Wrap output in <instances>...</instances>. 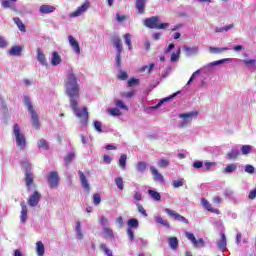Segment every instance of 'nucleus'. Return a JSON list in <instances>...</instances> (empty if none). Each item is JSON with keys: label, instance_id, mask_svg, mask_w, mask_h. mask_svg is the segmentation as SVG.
<instances>
[{"label": "nucleus", "instance_id": "32", "mask_svg": "<svg viewBox=\"0 0 256 256\" xmlns=\"http://www.w3.org/2000/svg\"><path fill=\"white\" fill-rule=\"evenodd\" d=\"M103 229V234L105 239H115V235L113 234V229L109 227H104Z\"/></svg>", "mask_w": 256, "mask_h": 256}, {"label": "nucleus", "instance_id": "62", "mask_svg": "<svg viewBox=\"0 0 256 256\" xmlns=\"http://www.w3.org/2000/svg\"><path fill=\"white\" fill-rule=\"evenodd\" d=\"M93 203L94 205H99V203H101V195L99 194H94L93 195Z\"/></svg>", "mask_w": 256, "mask_h": 256}, {"label": "nucleus", "instance_id": "21", "mask_svg": "<svg viewBox=\"0 0 256 256\" xmlns=\"http://www.w3.org/2000/svg\"><path fill=\"white\" fill-rule=\"evenodd\" d=\"M78 175L80 177V182H81L83 189L85 191L89 192L91 190V187L89 186V181L87 180V177L81 170L78 171Z\"/></svg>", "mask_w": 256, "mask_h": 256}, {"label": "nucleus", "instance_id": "22", "mask_svg": "<svg viewBox=\"0 0 256 256\" xmlns=\"http://www.w3.org/2000/svg\"><path fill=\"white\" fill-rule=\"evenodd\" d=\"M150 171L154 177V181H158V183H163L164 181L163 174L159 173V170H157L155 166H150Z\"/></svg>", "mask_w": 256, "mask_h": 256}, {"label": "nucleus", "instance_id": "11", "mask_svg": "<svg viewBox=\"0 0 256 256\" xmlns=\"http://www.w3.org/2000/svg\"><path fill=\"white\" fill-rule=\"evenodd\" d=\"M90 7H91V2L89 0H85V2L81 6H79L76 9V11L70 13V17L71 18L81 17L83 13H87Z\"/></svg>", "mask_w": 256, "mask_h": 256}, {"label": "nucleus", "instance_id": "35", "mask_svg": "<svg viewBox=\"0 0 256 256\" xmlns=\"http://www.w3.org/2000/svg\"><path fill=\"white\" fill-rule=\"evenodd\" d=\"M209 51H210V53H213L214 55H220V53H223L224 51H229V48L228 47H222V48L209 47Z\"/></svg>", "mask_w": 256, "mask_h": 256}, {"label": "nucleus", "instance_id": "57", "mask_svg": "<svg viewBox=\"0 0 256 256\" xmlns=\"http://www.w3.org/2000/svg\"><path fill=\"white\" fill-rule=\"evenodd\" d=\"M103 124H101V122L99 121H94V129L98 132V133H103Z\"/></svg>", "mask_w": 256, "mask_h": 256}, {"label": "nucleus", "instance_id": "25", "mask_svg": "<svg viewBox=\"0 0 256 256\" xmlns=\"http://www.w3.org/2000/svg\"><path fill=\"white\" fill-rule=\"evenodd\" d=\"M75 233H76V239H78V241H83V238L85 237V235L83 234V230L81 229L80 221L76 222Z\"/></svg>", "mask_w": 256, "mask_h": 256}, {"label": "nucleus", "instance_id": "13", "mask_svg": "<svg viewBox=\"0 0 256 256\" xmlns=\"http://www.w3.org/2000/svg\"><path fill=\"white\" fill-rule=\"evenodd\" d=\"M216 245L219 251H222V253L227 251V236L225 235V233H220V239L216 241Z\"/></svg>", "mask_w": 256, "mask_h": 256}, {"label": "nucleus", "instance_id": "9", "mask_svg": "<svg viewBox=\"0 0 256 256\" xmlns=\"http://www.w3.org/2000/svg\"><path fill=\"white\" fill-rule=\"evenodd\" d=\"M114 46L116 48V67L121 69V53H123V43H121V39L116 38L114 40Z\"/></svg>", "mask_w": 256, "mask_h": 256}, {"label": "nucleus", "instance_id": "51", "mask_svg": "<svg viewBox=\"0 0 256 256\" xmlns=\"http://www.w3.org/2000/svg\"><path fill=\"white\" fill-rule=\"evenodd\" d=\"M244 171H245V173H248L249 175H253V173H255V167L251 164H247L244 167Z\"/></svg>", "mask_w": 256, "mask_h": 256}, {"label": "nucleus", "instance_id": "52", "mask_svg": "<svg viewBox=\"0 0 256 256\" xmlns=\"http://www.w3.org/2000/svg\"><path fill=\"white\" fill-rule=\"evenodd\" d=\"M100 249H102V251H104L105 255L113 256V251H111V250H109V248H107V244H101Z\"/></svg>", "mask_w": 256, "mask_h": 256}, {"label": "nucleus", "instance_id": "33", "mask_svg": "<svg viewBox=\"0 0 256 256\" xmlns=\"http://www.w3.org/2000/svg\"><path fill=\"white\" fill-rule=\"evenodd\" d=\"M118 165L121 169H127V154H122L119 158Z\"/></svg>", "mask_w": 256, "mask_h": 256}, {"label": "nucleus", "instance_id": "16", "mask_svg": "<svg viewBox=\"0 0 256 256\" xmlns=\"http://www.w3.org/2000/svg\"><path fill=\"white\" fill-rule=\"evenodd\" d=\"M15 3H17V0H2L1 7H3V9H10L14 13H17L19 10H17Z\"/></svg>", "mask_w": 256, "mask_h": 256}, {"label": "nucleus", "instance_id": "17", "mask_svg": "<svg viewBox=\"0 0 256 256\" xmlns=\"http://www.w3.org/2000/svg\"><path fill=\"white\" fill-rule=\"evenodd\" d=\"M180 93L181 92L178 91L168 97L161 99L155 106H151L149 109L151 111H155V109H159V107H161V105H163L164 103H167L168 101H171V99H175V97H177V95H179Z\"/></svg>", "mask_w": 256, "mask_h": 256}, {"label": "nucleus", "instance_id": "23", "mask_svg": "<svg viewBox=\"0 0 256 256\" xmlns=\"http://www.w3.org/2000/svg\"><path fill=\"white\" fill-rule=\"evenodd\" d=\"M21 213H20V222L21 223H27V213H29V210L27 209V205L25 203H21Z\"/></svg>", "mask_w": 256, "mask_h": 256}, {"label": "nucleus", "instance_id": "60", "mask_svg": "<svg viewBox=\"0 0 256 256\" xmlns=\"http://www.w3.org/2000/svg\"><path fill=\"white\" fill-rule=\"evenodd\" d=\"M127 72L120 70L119 74H118V79H120L121 81H125L127 80Z\"/></svg>", "mask_w": 256, "mask_h": 256}, {"label": "nucleus", "instance_id": "54", "mask_svg": "<svg viewBox=\"0 0 256 256\" xmlns=\"http://www.w3.org/2000/svg\"><path fill=\"white\" fill-rule=\"evenodd\" d=\"M241 153L242 155H249L251 153V145H243L241 147Z\"/></svg>", "mask_w": 256, "mask_h": 256}, {"label": "nucleus", "instance_id": "3", "mask_svg": "<svg viewBox=\"0 0 256 256\" xmlns=\"http://www.w3.org/2000/svg\"><path fill=\"white\" fill-rule=\"evenodd\" d=\"M13 135L16 141V147H18V149H20L21 151H25V149L27 148V139L25 138V134L21 132L19 124H14Z\"/></svg>", "mask_w": 256, "mask_h": 256}, {"label": "nucleus", "instance_id": "41", "mask_svg": "<svg viewBox=\"0 0 256 256\" xmlns=\"http://www.w3.org/2000/svg\"><path fill=\"white\" fill-rule=\"evenodd\" d=\"M136 169L139 173H145V170L147 169V163L145 162H138L136 164Z\"/></svg>", "mask_w": 256, "mask_h": 256}, {"label": "nucleus", "instance_id": "38", "mask_svg": "<svg viewBox=\"0 0 256 256\" xmlns=\"http://www.w3.org/2000/svg\"><path fill=\"white\" fill-rule=\"evenodd\" d=\"M184 50L186 51L187 55H197V53H199V46H194L192 48L185 46Z\"/></svg>", "mask_w": 256, "mask_h": 256}, {"label": "nucleus", "instance_id": "43", "mask_svg": "<svg viewBox=\"0 0 256 256\" xmlns=\"http://www.w3.org/2000/svg\"><path fill=\"white\" fill-rule=\"evenodd\" d=\"M201 205L206 209V211H211L213 209V206H211V203L205 198H201Z\"/></svg>", "mask_w": 256, "mask_h": 256}, {"label": "nucleus", "instance_id": "39", "mask_svg": "<svg viewBox=\"0 0 256 256\" xmlns=\"http://www.w3.org/2000/svg\"><path fill=\"white\" fill-rule=\"evenodd\" d=\"M148 195H150L154 201H161V194L155 190H148Z\"/></svg>", "mask_w": 256, "mask_h": 256}, {"label": "nucleus", "instance_id": "24", "mask_svg": "<svg viewBox=\"0 0 256 256\" xmlns=\"http://www.w3.org/2000/svg\"><path fill=\"white\" fill-rule=\"evenodd\" d=\"M37 61L40 65L47 67V58L45 57V54H43V50H41V48L37 49Z\"/></svg>", "mask_w": 256, "mask_h": 256}, {"label": "nucleus", "instance_id": "15", "mask_svg": "<svg viewBox=\"0 0 256 256\" xmlns=\"http://www.w3.org/2000/svg\"><path fill=\"white\" fill-rule=\"evenodd\" d=\"M68 41L75 55H81V47L79 46V42H77L72 35L68 36Z\"/></svg>", "mask_w": 256, "mask_h": 256}, {"label": "nucleus", "instance_id": "36", "mask_svg": "<svg viewBox=\"0 0 256 256\" xmlns=\"http://www.w3.org/2000/svg\"><path fill=\"white\" fill-rule=\"evenodd\" d=\"M234 171H237V164L232 163V164H228V165L225 167L223 173H225L226 175H229V174H231V173H234Z\"/></svg>", "mask_w": 256, "mask_h": 256}, {"label": "nucleus", "instance_id": "4", "mask_svg": "<svg viewBox=\"0 0 256 256\" xmlns=\"http://www.w3.org/2000/svg\"><path fill=\"white\" fill-rule=\"evenodd\" d=\"M24 105L27 107L29 113L31 114L32 125H34L35 129H41V124L39 123V115L33 108V103H31V98L28 95H24L23 97Z\"/></svg>", "mask_w": 256, "mask_h": 256}, {"label": "nucleus", "instance_id": "63", "mask_svg": "<svg viewBox=\"0 0 256 256\" xmlns=\"http://www.w3.org/2000/svg\"><path fill=\"white\" fill-rule=\"evenodd\" d=\"M9 45V42L3 37L0 36V49H5Z\"/></svg>", "mask_w": 256, "mask_h": 256}, {"label": "nucleus", "instance_id": "30", "mask_svg": "<svg viewBox=\"0 0 256 256\" xmlns=\"http://www.w3.org/2000/svg\"><path fill=\"white\" fill-rule=\"evenodd\" d=\"M168 243L170 245V249L173 251L177 250L179 247V240H177V237H170L168 239Z\"/></svg>", "mask_w": 256, "mask_h": 256}, {"label": "nucleus", "instance_id": "48", "mask_svg": "<svg viewBox=\"0 0 256 256\" xmlns=\"http://www.w3.org/2000/svg\"><path fill=\"white\" fill-rule=\"evenodd\" d=\"M183 185H185V183L183 182V179L173 180L172 181V187L174 189H179V187H183Z\"/></svg>", "mask_w": 256, "mask_h": 256}, {"label": "nucleus", "instance_id": "42", "mask_svg": "<svg viewBox=\"0 0 256 256\" xmlns=\"http://www.w3.org/2000/svg\"><path fill=\"white\" fill-rule=\"evenodd\" d=\"M124 41L128 46L129 51H133V45L131 44V34L127 33L124 35Z\"/></svg>", "mask_w": 256, "mask_h": 256}, {"label": "nucleus", "instance_id": "7", "mask_svg": "<svg viewBox=\"0 0 256 256\" xmlns=\"http://www.w3.org/2000/svg\"><path fill=\"white\" fill-rule=\"evenodd\" d=\"M144 26L148 27V29H167L169 27V23L160 24L159 16H152L144 20Z\"/></svg>", "mask_w": 256, "mask_h": 256}, {"label": "nucleus", "instance_id": "1", "mask_svg": "<svg viewBox=\"0 0 256 256\" xmlns=\"http://www.w3.org/2000/svg\"><path fill=\"white\" fill-rule=\"evenodd\" d=\"M65 93L67 97L70 99V107L78 119H80L81 125L83 127L87 126V122L89 121V112L87 111V107H83V109L79 108V77L73 72V69H70L66 73V77L64 80Z\"/></svg>", "mask_w": 256, "mask_h": 256}, {"label": "nucleus", "instance_id": "5", "mask_svg": "<svg viewBox=\"0 0 256 256\" xmlns=\"http://www.w3.org/2000/svg\"><path fill=\"white\" fill-rule=\"evenodd\" d=\"M114 105V108L108 109V114L111 115V117H121L123 111H129L127 104L119 98L114 99Z\"/></svg>", "mask_w": 256, "mask_h": 256}, {"label": "nucleus", "instance_id": "56", "mask_svg": "<svg viewBox=\"0 0 256 256\" xmlns=\"http://www.w3.org/2000/svg\"><path fill=\"white\" fill-rule=\"evenodd\" d=\"M127 235L130 243H133V241H135V233L133 232V229L127 228Z\"/></svg>", "mask_w": 256, "mask_h": 256}, {"label": "nucleus", "instance_id": "50", "mask_svg": "<svg viewBox=\"0 0 256 256\" xmlns=\"http://www.w3.org/2000/svg\"><path fill=\"white\" fill-rule=\"evenodd\" d=\"M136 207L138 209V212L140 213V215H143L144 217H148L149 215L147 214V210H145V208L143 207V205L137 203Z\"/></svg>", "mask_w": 256, "mask_h": 256}, {"label": "nucleus", "instance_id": "2", "mask_svg": "<svg viewBox=\"0 0 256 256\" xmlns=\"http://www.w3.org/2000/svg\"><path fill=\"white\" fill-rule=\"evenodd\" d=\"M239 62L245 64L248 68L256 67L255 59H237V58H224L218 61L209 63L206 67H217V65H223V63H234Z\"/></svg>", "mask_w": 256, "mask_h": 256}, {"label": "nucleus", "instance_id": "31", "mask_svg": "<svg viewBox=\"0 0 256 256\" xmlns=\"http://www.w3.org/2000/svg\"><path fill=\"white\" fill-rule=\"evenodd\" d=\"M36 253L38 256L45 255V245L43 244V242L38 241L36 243Z\"/></svg>", "mask_w": 256, "mask_h": 256}, {"label": "nucleus", "instance_id": "18", "mask_svg": "<svg viewBox=\"0 0 256 256\" xmlns=\"http://www.w3.org/2000/svg\"><path fill=\"white\" fill-rule=\"evenodd\" d=\"M33 179H35V177L33 176V173H31V171H29V170H26L25 182H26V187H27L28 191H31V189H33V187H35V183L33 182Z\"/></svg>", "mask_w": 256, "mask_h": 256}, {"label": "nucleus", "instance_id": "8", "mask_svg": "<svg viewBox=\"0 0 256 256\" xmlns=\"http://www.w3.org/2000/svg\"><path fill=\"white\" fill-rule=\"evenodd\" d=\"M185 237L188 241H190L195 249H201V247H205V240L203 238H195V234L185 231L184 232Z\"/></svg>", "mask_w": 256, "mask_h": 256}, {"label": "nucleus", "instance_id": "40", "mask_svg": "<svg viewBox=\"0 0 256 256\" xmlns=\"http://www.w3.org/2000/svg\"><path fill=\"white\" fill-rule=\"evenodd\" d=\"M114 182H115V185L117 186V189H119L120 191H123L125 187V184L123 183V178L116 177Z\"/></svg>", "mask_w": 256, "mask_h": 256}, {"label": "nucleus", "instance_id": "53", "mask_svg": "<svg viewBox=\"0 0 256 256\" xmlns=\"http://www.w3.org/2000/svg\"><path fill=\"white\" fill-rule=\"evenodd\" d=\"M237 157H239V151L237 150H232L227 154V158L231 160H235Z\"/></svg>", "mask_w": 256, "mask_h": 256}, {"label": "nucleus", "instance_id": "20", "mask_svg": "<svg viewBox=\"0 0 256 256\" xmlns=\"http://www.w3.org/2000/svg\"><path fill=\"white\" fill-rule=\"evenodd\" d=\"M146 7H147V0L135 1V9L139 13V15H143L145 13Z\"/></svg>", "mask_w": 256, "mask_h": 256}, {"label": "nucleus", "instance_id": "6", "mask_svg": "<svg viewBox=\"0 0 256 256\" xmlns=\"http://www.w3.org/2000/svg\"><path fill=\"white\" fill-rule=\"evenodd\" d=\"M199 115L197 111H191L187 113H181L178 115L179 121H178V127L179 129H183L184 127H187L188 125H191L193 119H196V117Z\"/></svg>", "mask_w": 256, "mask_h": 256}, {"label": "nucleus", "instance_id": "12", "mask_svg": "<svg viewBox=\"0 0 256 256\" xmlns=\"http://www.w3.org/2000/svg\"><path fill=\"white\" fill-rule=\"evenodd\" d=\"M164 212L169 217H173L175 221H179L180 223H184L185 225H189V220L185 218V216H182L181 214L177 213L175 210H171L169 208L164 209Z\"/></svg>", "mask_w": 256, "mask_h": 256}, {"label": "nucleus", "instance_id": "29", "mask_svg": "<svg viewBox=\"0 0 256 256\" xmlns=\"http://www.w3.org/2000/svg\"><path fill=\"white\" fill-rule=\"evenodd\" d=\"M157 165L160 169H167L171 165V161L167 158H161L158 160Z\"/></svg>", "mask_w": 256, "mask_h": 256}, {"label": "nucleus", "instance_id": "19", "mask_svg": "<svg viewBox=\"0 0 256 256\" xmlns=\"http://www.w3.org/2000/svg\"><path fill=\"white\" fill-rule=\"evenodd\" d=\"M56 9L57 8L53 5L43 4L39 7V13L42 15H49L51 13H55Z\"/></svg>", "mask_w": 256, "mask_h": 256}, {"label": "nucleus", "instance_id": "61", "mask_svg": "<svg viewBox=\"0 0 256 256\" xmlns=\"http://www.w3.org/2000/svg\"><path fill=\"white\" fill-rule=\"evenodd\" d=\"M135 85H139V79L132 78L128 80V87H135Z\"/></svg>", "mask_w": 256, "mask_h": 256}, {"label": "nucleus", "instance_id": "46", "mask_svg": "<svg viewBox=\"0 0 256 256\" xmlns=\"http://www.w3.org/2000/svg\"><path fill=\"white\" fill-rule=\"evenodd\" d=\"M73 159H75V152H70L64 158L65 165H69L73 161Z\"/></svg>", "mask_w": 256, "mask_h": 256}, {"label": "nucleus", "instance_id": "55", "mask_svg": "<svg viewBox=\"0 0 256 256\" xmlns=\"http://www.w3.org/2000/svg\"><path fill=\"white\" fill-rule=\"evenodd\" d=\"M217 163L215 162H205L203 166V171H211V167H215Z\"/></svg>", "mask_w": 256, "mask_h": 256}, {"label": "nucleus", "instance_id": "59", "mask_svg": "<svg viewBox=\"0 0 256 256\" xmlns=\"http://www.w3.org/2000/svg\"><path fill=\"white\" fill-rule=\"evenodd\" d=\"M192 167H194V169H203V161H194Z\"/></svg>", "mask_w": 256, "mask_h": 256}, {"label": "nucleus", "instance_id": "45", "mask_svg": "<svg viewBox=\"0 0 256 256\" xmlns=\"http://www.w3.org/2000/svg\"><path fill=\"white\" fill-rule=\"evenodd\" d=\"M38 147L39 149H43L44 151H47V149H49V143L46 142L45 139H41L38 141Z\"/></svg>", "mask_w": 256, "mask_h": 256}, {"label": "nucleus", "instance_id": "34", "mask_svg": "<svg viewBox=\"0 0 256 256\" xmlns=\"http://www.w3.org/2000/svg\"><path fill=\"white\" fill-rule=\"evenodd\" d=\"M155 222L159 223V225H163V227H167V229H169L170 225L169 222L165 219H163V217L159 216V215H155L154 216Z\"/></svg>", "mask_w": 256, "mask_h": 256}, {"label": "nucleus", "instance_id": "64", "mask_svg": "<svg viewBox=\"0 0 256 256\" xmlns=\"http://www.w3.org/2000/svg\"><path fill=\"white\" fill-rule=\"evenodd\" d=\"M134 95H135L134 90L122 93V97H125L126 99H131V97H133Z\"/></svg>", "mask_w": 256, "mask_h": 256}, {"label": "nucleus", "instance_id": "44", "mask_svg": "<svg viewBox=\"0 0 256 256\" xmlns=\"http://www.w3.org/2000/svg\"><path fill=\"white\" fill-rule=\"evenodd\" d=\"M179 55H181V48H178L177 52H173L170 57L171 63L179 61Z\"/></svg>", "mask_w": 256, "mask_h": 256}, {"label": "nucleus", "instance_id": "58", "mask_svg": "<svg viewBox=\"0 0 256 256\" xmlns=\"http://www.w3.org/2000/svg\"><path fill=\"white\" fill-rule=\"evenodd\" d=\"M137 243L140 247H147V245H149V242L143 238H138Z\"/></svg>", "mask_w": 256, "mask_h": 256}, {"label": "nucleus", "instance_id": "27", "mask_svg": "<svg viewBox=\"0 0 256 256\" xmlns=\"http://www.w3.org/2000/svg\"><path fill=\"white\" fill-rule=\"evenodd\" d=\"M13 21L15 25H17L19 31H21L22 33H25V31H27V28L25 27V24H23V21H21V18L14 17Z\"/></svg>", "mask_w": 256, "mask_h": 256}, {"label": "nucleus", "instance_id": "26", "mask_svg": "<svg viewBox=\"0 0 256 256\" xmlns=\"http://www.w3.org/2000/svg\"><path fill=\"white\" fill-rule=\"evenodd\" d=\"M21 51H23V48L21 46H13L9 50V55H11L12 57H19V55H21Z\"/></svg>", "mask_w": 256, "mask_h": 256}, {"label": "nucleus", "instance_id": "37", "mask_svg": "<svg viewBox=\"0 0 256 256\" xmlns=\"http://www.w3.org/2000/svg\"><path fill=\"white\" fill-rule=\"evenodd\" d=\"M128 229H139V220L132 218L127 222Z\"/></svg>", "mask_w": 256, "mask_h": 256}, {"label": "nucleus", "instance_id": "14", "mask_svg": "<svg viewBox=\"0 0 256 256\" xmlns=\"http://www.w3.org/2000/svg\"><path fill=\"white\" fill-rule=\"evenodd\" d=\"M41 201V193L34 191V193L28 199V205L30 207H37Z\"/></svg>", "mask_w": 256, "mask_h": 256}, {"label": "nucleus", "instance_id": "10", "mask_svg": "<svg viewBox=\"0 0 256 256\" xmlns=\"http://www.w3.org/2000/svg\"><path fill=\"white\" fill-rule=\"evenodd\" d=\"M49 189H57L59 187V173L52 171L47 176Z\"/></svg>", "mask_w": 256, "mask_h": 256}, {"label": "nucleus", "instance_id": "47", "mask_svg": "<svg viewBox=\"0 0 256 256\" xmlns=\"http://www.w3.org/2000/svg\"><path fill=\"white\" fill-rule=\"evenodd\" d=\"M230 29H233V24H230L228 26H224V27H216L215 28V33H223V31H230Z\"/></svg>", "mask_w": 256, "mask_h": 256}, {"label": "nucleus", "instance_id": "28", "mask_svg": "<svg viewBox=\"0 0 256 256\" xmlns=\"http://www.w3.org/2000/svg\"><path fill=\"white\" fill-rule=\"evenodd\" d=\"M61 64V56H59V53L53 52L52 53V59H51V65L53 67H57V65Z\"/></svg>", "mask_w": 256, "mask_h": 256}, {"label": "nucleus", "instance_id": "49", "mask_svg": "<svg viewBox=\"0 0 256 256\" xmlns=\"http://www.w3.org/2000/svg\"><path fill=\"white\" fill-rule=\"evenodd\" d=\"M98 221L103 229L104 227H107V225H109V219H107V217L105 216H99Z\"/></svg>", "mask_w": 256, "mask_h": 256}]
</instances>
